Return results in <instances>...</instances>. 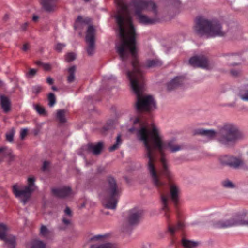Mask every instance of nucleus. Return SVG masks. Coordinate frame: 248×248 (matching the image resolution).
I'll return each instance as SVG.
<instances>
[{
	"instance_id": "nucleus-55",
	"label": "nucleus",
	"mask_w": 248,
	"mask_h": 248,
	"mask_svg": "<svg viewBox=\"0 0 248 248\" xmlns=\"http://www.w3.org/2000/svg\"><path fill=\"white\" fill-rule=\"evenodd\" d=\"M228 106L230 107H233L234 106V105L233 104H229L228 105Z\"/></svg>"
},
{
	"instance_id": "nucleus-41",
	"label": "nucleus",
	"mask_w": 248,
	"mask_h": 248,
	"mask_svg": "<svg viewBox=\"0 0 248 248\" xmlns=\"http://www.w3.org/2000/svg\"><path fill=\"white\" fill-rule=\"evenodd\" d=\"M95 47H87L86 51L89 56L93 55L95 52Z\"/></svg>"
},
{
	"instance_id": "nucleus-59",
	"label": "nucleus",
	"mask_w": 248,
	"mask_h": 248,
	"mask_svg": "<svg viewBox=\"0 0 248 248\" xmlns=\"http://www.w3.org/2000/svg\"><path fill=\"white\" fill-rule=\"evenodd\" d=\"M174 243V241L173 240L171 241V244L172 245Z\"/></svg>"
},
{
	"instance_id": "nucleus-46",
	"label": "nucleus",
	"mask_w": 248,
	"mask_h": 248,
	"mask_svg": "<svg viewBox=\"0 0 248 248\" xmlns=\"http://www.w3.org/2000/svg\"><path fill=\"white\" fill-rule=\"evenodd\" d=\"M46 81L50 85H52L53 83V79L50 77L47 78Z\"/></svg>"
},
{
	"instance_id": "nucleus-15",
	"label": "nucleus",
	"mask_w": 248,
	"mask_h": 248,
	"mask_svg": "<svg viewBox=\"0 0 248 248\" xmlns=\"http://www.w3.org/2000/svg\"><path fill=\"white\" fill-rule=\"evenodd\" d=\"M52 192L55 196L60 198L68 197L72 193L71 188L67 186L52 188Z\"/></svg>"
},
{
	"instance_id": "nucleus-11",
	"label": "nucleus",
	"mask_w": 248,
	"mask_h": 248,
	"mask_svg": "<svg viewBox=\"0 0 248 248\" xmlns=\"http://www.w3.org/2000/svg\"><path fill=\"white\" fill-rule=\"evenodd\" d=\"M7 227L4 224H0V239L4 241V246L6 248H15L16 245V237L14 236H6Z\"/></svg>"
},
{
	"instance_id": "nucleus-17",
	"label": "nucleus",
	"mask_w": 248,
	"mask_h": 248,
	"mask_svg": "<svg viewBox=\"0 0 248 248\" xmlns=\"http://www.w3.org/2000/svg\"><path fill=\"white\" fill-rule=\"evenodd\" d=\"M94 31L95 30L93 27L92 25H89L86 35V41L88 43L89 46H94Z\"/></svg>"
},
{
	"instance_id": "nucleus-24",
	"label": "nucleus",
	"mask_w": 248,
	"mask_h": 248,
	"mask_svg": "<svg viewBox=\"0 0 248 248\" xmlns=\"http://www.w3.org/2000/svg\"><path fill=\"white\" fill-rule=\"evenodd\" d=\"M182 244L185 248H195L198 246L199 243L183 238L182 239Z\"/></svg>"
},
{
	"instance_id": "nucleus-53",
	"label": "nucleus",
	"mask_w": 248,
	"mask_h": 248,
	"mask_svg": "<svg viewBox=\"0 0 248 248\" xmlns=\"http://www.w3.org/2000/svg\"><path fill=\"white\" fill-rule=\"evenodd\" d=\"M52 89L54 90V91H57V88L55 86H52Z\"/></svg>"
},
{
	"instance_id": "nucleus-61",
	"label": "nucleus",
	"mask_w": 248,
	"mask_h": 248,
	"mask_svg": "<svg viewBox=\"0 0 248 248\" xmlns=\"http://www.w3.org/2000/svg\"><path fill=\"white\" fill-rule=\"evenodd\" d=\"M177 2L178 4H179V3H180V2H179V1L178 0V1H177Z\"/></svg>"
},
{
	"instance_id": "nucleus-31",
	"label": "nucleus",
	"mask_w": 248,
	"mask_h": 248,
	"mask_svg": "<svg viewBox=\"0 0 248 248\" xmlns=\"http://www.w3.org/2000/svg\"><path fill=\"white\" fill-rule=\"evenodd\" d=\"M50 234L49 231L47 229L46 227L42 225L40 229V234L44 238H48Z\"/></svg>"
},
{
	"instance_id": "nucleus-37",
	"label": "nucleus",
	"mask_w": 248,
	"mask_h": 248,
	"mask_svg": "<svg viewBox=\"0 0 248 248\" xmlns=\"http://www.w3.org/2000/svg\"><path fill=\"white\" fill-rule=\"evenodd\" d=\"M34 108L39 114H44L45 113V110L43 107H42L38 105H34L33 106Z\"/></svg>"
},
{
	"instance_id": "nucleus-34",
	"label": "nucleus",
	"mask_w": 248,
	"mask_h": 248,
	"mask_svg": "<svg viewBox=\"0 0 248 248\" xmlns=\"http://www.w3.org/2000/svg\"><path fill=\"white\" fill-rule=\"evenodd\" d=\"M48 99L49 101L48 105L49 107H53L56 103V97L54 94L53 93H50L48 94Z\"/></svg>"
},
{
	"instance_id": "nucleus-18",
	"label": "nucleus",
	"mask_w": 248,
	"mask_h": 248,
	"mask_svg": "<svg viewBox=\"0 0 248 248\" xmlns=\"http://www.w3.org/2000/svg\"><path fill=\"white\" fill-rule=\"evenodd\" d=\"M103 148V143L99 142L96 144H88L87 149L88 151L93 153L94 155H97L100 153Z\"/></svg>"
},
{
	"instance_id": "nucleus-16",
	"label": "nucleus",
	"mask_w": 248,
	"mask_h": 248,
	"mask_svg": "<svg viewBox=\"0 0 248 248\" xmlns=\"http://www.w3.org/2000/svg\"><path fill=\"white\" fill-rule=\"evenodd\" d=\"M185 78L184 77H176L167 84V89L169 91H171L182 85L185 82Z\"/></svg>"
},
{
	"instance_id": "nucleus-23",
	"label": "nucleus",
	"mask_w": 248,
	"mask_h": 248,
	"mask_svg": "<svg viewBox=\"0 0 248 248\" xmlns=\"http://www.w3.org/2000/svg\"><path fill=\"white\" fill-rule=\"evenodd\" d=\"M238 95L244 101H248V83L240 89Z\"/></svg>"
},
{
	"instance_id": "nucleus-8",
	"label": "nucleus",
	"mask_w": 248,
	"mask_h": 248,
	"mask_svg": "<svg viewBox=\"0 0 248 248\" xmlns=\"http://www.w3.org/2000/svg\"><path fill=\"white\" fill-rule=\"evenodd\" d=\"M27 186H19L17 184L12 186V192L15 197L19 199L25 205L30 199L32 193L36 188L34 177H29L27 180Z\"/></svg>"
},
{
	"instance_id": "nucleus-39",
	"label": "nucleus",
	"mask_w": 248,
	"mask_h": 248,
	"mask_svg": "<svg viewBox=\"0 0 248 248\" xmlns=\"http://www.w3.org/2000/svg\"><path fill=\"white\" fill-rule=\"evenodd\" d=\"M37 70L35 69H31L29 71L26 73V76L28 78L33 77L36 73Z\"/></svg>"
},
{
	"instance_id": "nucleus-10",
	"label": "nucleus",
	"mask_w": 248,
	"mask_h": 248,
	"mask_svg": "<svg viewBox=\"0 0 248 248\" xmlns=\"http://www.w3.org/2000/svg\"><path fill=\"white\" fill-rule=\"evenodd\" d=\"M142 211L138 208H134L129 211L127 217V222L123 224V231L129 230L131 226L137 224L141 217Z\"/></svg>"
},
{
	"instance_id": "nucleus-44",
	"label": "nucleus",
	"mask_w": 248,
	"mask_h": 248,
	"mask_svg": "<svg viewBox=\"0 0 248 248\" xmlns=\"http://www.w3.org/2000/svg\"><path fill=\"white\" fill-rule=\"evenodd\" d=\"M49 164V162L47 161H45L43 162V166L42 168V169L43 170H45L48 167V165Z\"/></svg>"
},
{
	"instance_id": "nucleus-36",
	"label": "nucleus",
	"mask_w": 248,
	"mask_h": 248,
	"mask_svg": "<svg viewBox=\"0 0 248 248\" xmlns=\"http://www.w3.org/2000/svg\"><path fill=\"white\" fill-rule=\"evenodd\" d=\"M222 184L223 187L225 188H233L235 187L234 184L228 180L223 181Z\"/></svg>"
},
{
	"instance_id": "nucleus-7",
	"label": "nucleus",
	"mask_w": 248,
	"mask_h": 248,
	"mask_svg": "<svg viewBox=\"0 0 248 248\" xmlns=\"http://www.w3.org/2000/svg\"><path fill=\"white\" fill-rule=\"evenodd\" d=\"M121 193L115 179L112 176H108L105 190L99 194V198L105 208L114 210L116 208Z\"/></svg>"
},
{
	"instance_id": "nucleus-60",
	"label": "nucleus",
	"mask_w": 248,
	"mask_h": 248,
	"mask_svg": "<svg viewBox=\"0 0 248 248\" xmlns=\"http://www.w3.org/2000/svg\"><path fill=\"white\" fill-rule=\"evenodd\" d=\"M236 64L234 63V64H232V65H235Z\"/></svg>"
},
{
	"instance_id": "nucleus-54",
	"label": "nucleus",
	"mask_w": 248,
	"mask_h": 248,
	"mask_svg": "<svg viewBox=\"0 0 248 248\" xmlns=\"http://www.w3.org/2000/svg\"><path fill=\"white\" fill-rule=\"evenodd\" d=\"M65 46V45L59 44H58V46H57L61 47V46Z\"/></svg>"
},
{
	"instance_id": "nucleus-30",
	"label": "nucleus",
	"mask_w": 248,
	"mask_h": 248,
	"mask_svg": "<svg viewBox=\"0 0 248 248\" xmlns=\"http://www.w3.org/2000/svg\"><path fill=\"white\" fill-rule=\"evenodd\" d=\"M65 113L66 111L63 109L58 110L56 116L60 122L65 123L66 122V119L65 118Z\"/></svg>"
},
{
	"instance_id": "nucleus-62",
	"label": "nucleus",
	"mask_w": 248,
	"mask_h": 248,
	"mask_svg": "<svg viewBox=\"0 0 248 248\" xmlns=\"http://www.w3.org/2000/svg\"><path fill=\"white\" fill-rule=\"evenodd\" d=\"M105 214H107V215L108 214V212H106Z\"/></svg>"
},
{
	"instance_id": "nucleus-25",
	"label": "nucleus",
	"mask_w": 248,
	"mask_h": 248,
	"mask_svg": "<svg viewBox=\"0 0 248 248\" xmlns=\"http://www.w3.org/2000/svg\"><path fill=\"white\" fill-rule=\"evenodd\" d=\"M91 22V20L89 18H83L81 16H78L76 21L75 28H78V26L80 25L89 24Z\"/></svg>"
},
{
	"instance_id": "nucleus-28",
	"label": "nucleus",
	"mask_w": 248,
	"mask_h": 248,
	"mask_svg": "<svg viewBox=\"0 0 248 248\" xmlns=\"http://www.w3.org/2000/svg\"><path fill=\"white\" fill-rule=\"evenodd\" d=\"M122 140L121 139V134H118L116 138V143L109 148V151L110 152H112L117 149L119 147L120 145L122 144Z\"/></svg>"
},
{
	"instance_id": "nucleus-29",
	"label": "nucleus",
	"mask_w": 248,
	"mask_h": 248,
	"mask_svg": "<svg viewBox=\"0 0 248 248\" xmlns=\"http://www.w3.org/2000/svg\"><path fill=\"white\" fill-rule=\"evenodd\" d=\"M90 248H117V247L114 244L111 243H106L100 245H93L91 246Z\"/></svg>"
},
{
	"instance_id": "nucleus-21",
	"label": "nucleus",
	"mask_w": 248,
	"mask_h": 248,
	"mask_svg": "<svg viewBox=\"0 0 248 248\" xmlns=\"http://www.w3.org/2000/svg\"><path fill=\"white\" fill-rule=\"evenodd\" d=\"M64 214L62 217V221L64 225L68 226L71 223L72 212L68 207H66L64 210Z\"/></svg>"
},
{
	"instance_id": "nucleus-45",
	"label": "nucleus",
	"mask_w": 248,
	"mask_h": 248,
	"mask_svg": "<svg viewBox=\"0 0 248 248\" xmlns=\"http://www.w3.org/2000/svg\"><path fill=\"white\" fill-rule=\"evenodd\" d=\"M240 71L238 70L232 69L231 70V73L232 75L236 76L240 73Z\"/></svg>"
},
{
	"instance_id": "nucleus-9",
	"label": "nucleus",
	"mask_w": 248,
	"mask_h": 248,
	"mask_svg": "<svg viewBox=\"0 0 248 248\" xmlns=\"http://www.w3.org/2000/svg\"><path fill=\"white\" fill-rule=\"evenodd\" d=\"M170 192L169 195H162L161 196L162 209L164 211V216L167 220L169 219L170 217L169 209L168 207L169 199L170 198L175 204H176L179 199L180 189L176 185L172 184L170 186Z\"/></svg>"
},
{
	"instance_id": "nucleus-13",
	"label": "nucleus",
	"mask_w": 248,
	"mask_h": 248,
	"mask_svg": "<svg viewBox=\"0 0 248 248\" xmlns=\"http://www.w3.org/2000/svg\"><path fill=\"white\" fill-rule=\"evenodd\" d=\"M189 63L194 67L207 68L208 67V59L203 55H197L190 58Z\"/></svg>"
},
{
	"instance_id": "nucleus-58",
	"label": "nucleus",
	"mask_w": 248,
	"mask_h": 248,
	"mask_svg": "<svg viewBox=\"0 0 248 248\" xmlns=\"http://www.w3.org/2000/svg\"><path fill=\"white\" fill-rule=\"evenodd\" d=\"M112 76H111L110 77L108 78V79H110L112 78Z\"/></svg>"
},
{
	"instance_id": "nucleus-33",
	"label": "nucleus",
	"mask_w": 248,
	"mask_h": 248,
	"mask_svg": "<svg viewBox=\"0 0 248 248\" xmlns=\"http://www.w3.org/2000/svg\"><path fill=\"white\" fill-rule=\"evenodd\" d=\"M231 34L234 36V37L236 39H238L240 38L242 35V31L240 29L238 28H235L234 29H233L231 31Z\"/></svg>"
},
{
	"instance_id": "nucleus-42",
	"label": "nucleus",
	"mask_w": 248,
	"mask_h": 248,
	"mask_svg": "<svg viewBox=\"0 0 248 248\" xmlns=\"http://www.w3.org/2000/svg\"><path fill=\"white\" fill-rule=\"evenodd\" d=\"M105 236L102 235H97L93 236L91 238L92 241H98L101 240V239L104 238Z\"/></svg>"
},
{
	"instance_id": "nucleus-6",
	"label": "nucleus",
	"mask_w": 248,
	"mask_h": 248,
	"mask_svg": "<svg viewBox=\"0 0 248 248\" xmlns=\"http://www.w3.org/2000/svg\"><path fill=\"white\" fill-rule=\"evenodd\" d=\"M140 77V80L138 81L137 78L131 77L128 74L131 88L137 96L136 109L138 111H153L156 108V102L152 96L142 95L145 83L142 77Z\"/></svg>"
},
{
	"instance_id": "nucleus-22",
	"label": "nucleus",
	"mask_w": 248,
	"mask_h": 248,
	"mask_svg": "<svg viewBox=\"0 0 248 248\" xmlns=\"http://www.w3.org/2000/svg\"><path fill=\"white\" fill-rule=\"evenodd\" d=\"M76 70V67L75 65H73L67 68L68 75L67 77V81L68 83H71L74 81L75 79Z\"/></svg>"
},
{
	"instance_id": "nucleus-43",
	"label": "nucleus",
	"mask_w": 248,
	"mask_h": 248,
	"mask_svg": "<svg viewBox=\"0 0 248 248\" xmlns=\"http://www.w3.org/2000/svg\"><path fill=\"white\" fill-rule=\"evenodd\" d=\"M42 67L46 71H50L51 69V65L48 63H44L42 64Z\"/></svg>"
},
{
	"instance_id": "nucleus-40",
	"label": "nucleus",
	"mask_w": 248,
	"mask_h": 248,
	"mask_svg": "<svg viewBox=\"0 0 248 248\" xmlns=\"http://www.w3.org/2000/svg\"><path fill=\"white\" fill-rule=\"evenodd\" d=\"M28 132V129L27 128H23L21 129L20 134V137L21 139L23 140L25 136L27 135Z\"/></svg>"
},
{
	"instance_id": "nucleus-35",
	"label": "nucleus",
	"mask_w": 248,
	"mask_h": 248,
	"mask_svg": "<svg viewBox=\"0 0 248 248\" xmlns=\"http://www.w3.org/2000/svg\"><path fill=\"white\" fill-rule=\"evenodd\" d=\"M76 58V54L74 52L68 53L65 55V61L67 62H70L74 60Z\"/></svg>"
},
{
	"instance_id": "nucleus-52",
	"label": "nucleus",
	"mask_w": 248,
	"mask_h": 248,
	"mask_svg": "<svg viewBox=\"0 0 248 248\" xmlns=\"http://www.w3.org/2000/svg\"><path fill=\"white\" fill-rule=\"evenodd\" d=\"M4 82L0 80V87H2L4 86Z\"/></svg>"
},
{
	"instance_id": "nucleus-5",
	"label": "nucleus",
	"mask_w": 248,
	"mask_h": 248,
	"mask_svg": "<svg viewBox=\"0 0 248 248\" xmlns=\"http://www.w3.org/2000/svg\"><path fill=\"white\" fill-rule=\"evenodd\" d=\"M194 31L199 35L207 37H223L226 34L220 20L201 16L196 19Z\"/></svg>"
},
{
	"instance_id": "nucleus-12",
	"label": "nucleus",
	"mask_w": 248,
	"mask_h": 248,
	"mask_svg": "<svg viewBox=\"0 0 248 248\" xmlns=\"http://www.w3.org/2000/svg\"><path fill=\"white\" fill-rule=\"evenodd\" d=\"M212 225L215 228L225 229L236 226H241L240 218H231L218 221H213Z\"/></svg>"
},
{
	"instance_id": "nucleus-49",
	"label": "nucleus",
	"mask_w": 248,
	"mask_h": 248,
	"mask_svg": "<svg viewBox=\"0 0 248 248\" xmlns=\"http://www.w3.org/2000/svg\"><path fill=\"white\" fill-rule=\"evenodd\" d=\"M36 63L37 65H40V66H42V64H44V63H43V62H40V61L36 62Z\"/></svg>"
},
{
	"instance_id": "nucleus-1",
	"label": "nucleus",
	"mask_w": 248,
	"mask_h": 248,
	"mask_svg": "<svg viewBox=\"0 0 248 248\" xmlns=\"http://www.w3.org/2000/svg\"><path fill=\"white\" fill-rule=\"evenodd\" d=\"M130 121L135 126L137 125L139 127V128L136 127H131L129 131L133 132L136 130L138 139L144 144L145 147L144 156L148 159L147 169L153 185L159 190L165 188L167 184L157 174L155 166L154 163L156 160L155 150L160 155L162 173L167 179L170 180L173 177V174L169 169V165L164 152L166 149H168L171 152H176L181 150V146L175 144L173 140L167 142H163L159 134L158 128L154 124L149 129L147 122L139 117H131Z\"/></svg>"
},
{
	"instance_id": "nucleus-51",
	"label": "nucleus",
	"mask_w": 248,
	"mask_h": 248,
	"mask_svg": "<svg viewBox=\"0 0 248 248\" xmlns=\"http://www.w3.org/2000/svg\"><path fill=\"white\" fill-rule=\"evenodd\" d=\"M29 47H22V50L24 52H26L29 50Z\"/></svg>"
},
{
	"instance_id": "nucleus-19",
	"label": "nucleus",
	"mask_w": 248,
	"mask_h": 248,
	"mask_svg": "<svg viewBox=\"0 0 248 248\" xmlns=\"http://www.w3.org/2000/svg\"><path fill=\"white\" fill-rule=\"evenodd\" d=\"M0 104L4 113H7L10 110L11 102L7 97L4 95H1L0 96Z\"/></svg>"
},
{
	"instance_id": "nucleus-2",
	"label": "nucleus",
	"mask_w": 248,
	"mask_h": 248,
	"mask_svg": "<svg viewBox=\"0 0 248 248\" xmlns=\"http://www.w3.org/2000/svg\"><path fill=\"white\" fill-rule=\"evenodd\" d=\"M118 13L116 15L120 44L116 46H136L135 29L130 15L134 11L139 21L143 24H152L155 20L142 14V11H151L157 14V6L152 0H114Z\"/></svg>"
},
{
	"instance_id": "nucleus-38",
	"label": "nucleus",
	"mask_w": 248,
	"mask_h": 248,
	"mask_svg": "<svg viewBox=\"0 0 248 248\" xmlns=\"http://www.w3.org/2000/svg\"><path fill=\"white\" fill-rule=\"evenodd\" d=\"M42 90V86L39 85L33 86L31 87V91L32 93L37 94L39 93Z\"/></svg>"
},
{
	"instance_id": "nucleus-47",
	"label": "nucleus",
	"mask_w": 248,
	"mask_h": 248,
	"mask_svg": "<svg viewBox=\"0 0 248 248\" xmlns=\"http://www.w3.org/2000/svg\"><path fill=\"white\" fill-rule=\"evenodd\" d=\"M28 26V23L25 22L21 26V29L23 31L25 30Z\"/></svg>"
},
{
	"instance_id": "nucleus-48",
	"label": "nucleus",
	"mask_w": 248,
	"mask_h": 248,
	"mask_svg": "<svg viewBox=\"0 0 248 248\" xmlns=\"http://www.w3.org/2000/svg\"><path fill=\"white\" fill-rule=\"evenodd\" d=\"M38 19V16L36 15H33L32 16V20L34 22H36L37 21Z\"/></svg>"
},
{
	"instance_id": "nucleus-3",
	"label": "nucleus",
	"mask_w": 248,
	"mask_h": 248,
	"mask_svg": "<svg viewBox=\"0 0 248 248\" xmlns=\"http://www.w3.org/2000/svg\"><path fill=\"white\" fill-rule=\"evenodd\" d=\"M116 51L123 62L131 60L133 70L131 72H126L127 78L129 74L130 77L137 78L138 81L140 80L141 76L145 82L143 69L155 67L162 64V62L157 59L148 60L144 64H141L138 60V47H116Z\"/></svg>"
},
{
	"instance_id": "nucleus-50",
	"label": "nucleus",
	"mask_w": 248,
	"mask_h": 248,
	"mask_svg": "<svg viewBox=\"0 0 248 248\" xmlns=\"http://www.w3.org/2000/svg\"><path fill=\"white\" fill-rule=\"evenodd\" d=\"M56 50L57 52H60L62 50V47H56Z\"/></svg>"
},
{
	"instance_id": "nucleus-27",
	"label": "nucleus",
	"mask_w": 248,
	"mask_h": 248,
	"mask_svg": "<svg viewBox=\"0 0 248 248\" xmlns=\"http://www.w3.org/2000/svg\"><path fill=\"white\" fill-rule=\"evenodd\" d=\"M46 245L39 240H34L31 242V248H46Z\"/></svg>"
},
{
	"instance_id": "nucleus-26",
	"label": "nucleus",
	"mask_w": 248,
	"mask_h": 248,
	"mask_svg": "<svg viewBox=\"0 0 248 248\" xmlns=\"http://www.w3.org/2000/svg\"><path fill=\"white\" fill-rule=\"evenodd\" d=\"M184 226V224L181 222H180L175 227H172L168 225V230L171 235H173L176 231L183 229Z\"/></svg>"
},
{
	"instance_id": "nucleus-20",
	"label": "nucleus",
	"mask_w": 248,
	"mask_h": 248,
	"mask_svg": "<svg viewBox=\"0 0 248 248\" xmlns=\"http://www.w3.org/2000/svg\"><path fill=\"white\" fill-rule=\"evenodd\" d=\"M0 155L8 159L9 161H12L15 158L12 150L5 146L0 147Z\"/></svg>"
},
{
	"instance_id": "nucleus-57",
	"label": "nucleus",
	"mask_w": 248,
	"mask_h": 248,
	"mask_svg": "<svg viewBox=\"0 0 248 248\" xmlns=\"http://www.w3.org/2000/svg\"><path fill=\"white\" fill-rule=\"evenodd\" d=\"M23 46L26 47V46H28V45L27 44H24L23 45Z\"/></svg>"
},
{
	"instance_id": "nucleus-4",
	"label": "nucleus",
	"mask_w": 248,
	"mask_h": 248,
	"mask_svg": "<svg viewBox=\"0 0 248 248\" xmlns=\"http://www.w3.org/2000/svg\"><path fill=\"white\" fill-rule=\"evenodd\" d=\"M194 134L204 136L209 140L217 137L220 144L226 146L234 144L242 136L237 127L232 124H224L217 133L213 129L198 128L194 130Z\"/></svg>"
},
{
	"instance_id": "nucleus-32",
	"label": "nucleus",
	"mask_w": 248,
	"mask_h": 248,
	"mask_svg": "<svg viewBox=\"0 0 248 248\" xmlns=\"http://www.w3.org/2000/svg\"><path fill=\"white\" fill-rule=\"evenodd\" d=\"M15 134V129L14 128H11L10 131L6 134V140L10 142H12Z\"/></svg>"
},
{
	"instance_id": "nucleus-56",
	"label": "nucleus",
	"mask_w": 248,
	"mask_h": 248,
	"mask_svg": "<svg viewBox=\"0 0 248 248\" xmlns=\"http://www.w3.org/2000/svg\"><path fill=\"white\" fill-rule=\"evenodd\" d=\"M85 2H88L90 0H83Z\"/></svg>"
},
{
	"instance_id": "nucleus-14",
	"label": "nucleus",
	"mask_w": 248,
	"mask_h": 248,
	"mask_svg": "<svg viewBox=\"0 0 248 248\" xmlns=\"http://www.w3.org/2000/svg\"><path fill=\"white\" fill-rule=\"evenodd\" d=\"M220 161L222 165H227L234 168H238L242 164V161L239 158L228 155L222 156L220 158Z\"/></svg>"
}]
</instances>
